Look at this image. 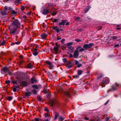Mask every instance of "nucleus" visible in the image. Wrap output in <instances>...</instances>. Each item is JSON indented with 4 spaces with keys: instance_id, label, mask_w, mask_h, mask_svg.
Instances as JSON below:
<instances>
[{
    "instance_id": "38",
    "label": "nucleus",
    "mask_w": 121,
    "mask_h": 121,
    "mask_svg": "<svg viewBox=\"0 0 121 121\" xmlns=\"http://www.w3.org/2000/svg\"><path fill=\"white\" fill-rule=\"evenodd\" d=\"M57 13V12H53V13L52 12L51 13V14L52 15V16H54Z\"/></svg>"
},
{
    "instance_id": "54",
    "label": "nucleus",
    "mask_w": 121,
    "mask_h": 121,
    "mask_svg": "<svg viewBox=\"0 0 121 121\" xmlns=\"http://www.w3.org/2000/svg\"><path fill=\"white\" fill-rule=\"evenodd\" d=\"M12 82L13 84H17V82L16 81H13Z\"/></svg>"
},
{
    "instance_id": "27",
    "label": "nucleus",
    "mask_w": 121,
    "mask_h": 121,
    "mask_svg": "<svg viewBox=\"0 0 121 121\" xmlns=\"http://www.w3.org/2000/svg\"><path fill=\"white\" fill-rule=\"evenodd\" d=\"M21 1V0H16L14 2L15 4H17Z\"/></svg>"
},
{
    "instance_id": "11",
    "label": "nucleus",
    "mask_w": 121,
    "mask_h": 121,
    "mask_svg": "<svg viewBox=\"0 0 121 121\" xmlns=\"http://www.w3.org/2000/svg\"><path fill=\"white\" fill-rule=\"evenodd\" d=\"M16 30V29L15 28L14 29L11 28L10 29V33L11 34H13L15 33Z\"/></svg>"
},
{
    "instance_id": "45",
    "label": "nucleus",
    "mask_w": 121,
    "mask_h": 121,
    "mask_svg": "<svg viewBox=\"0 0 121 121\" xmlns=\"http://www.w3.org/2000/svg\"><path fill=\"white\" fill-rule=\"evenodd\" d=\"M63 61L64 62H66L67 61V59L66 58H64L63 59Z\"/></svg>"
},
{
    "instance_id": "18",
    "label": "nucleus",
    "mask_w": 121,
    "mask_h": 121,
    "mask_svg": "<svg viewBox=\"0 0 121 121\" xmlns=\"http://www.w3.org/2000/svg\"><path fill=\"white\" fill-rule=\"evenodd\" d=\"M83 72V71L80 70H78V74L79 76L81 75L82 73Z\"/></svg>"
},
{
    "instance_id": "44",
    "label": "nucleus",
    "mask_w": 121,
    "mask_h": 121,
    "mask_svg": "<svg viewBox=\"0 0 121 121\" xmlns=\"http://www.w3.org/2000/svg\"><path fill=\"white\" fill-rule=\"evenodd\" d=\"M85 50L84 49V48H81L79 50V51L80 52H82V51H84Z\"/></svg>"
},
{
    "instance_id": "8",
    "label": "nucleus",
    "mask_w": 121,
    "mask_h": 121,
    "mask_svg": "<svg viewBox=\"0 0 121 121\" xmlns=\"http://www.w3.org/2000/svg\"><path fill=\"white\" fill-rule=\"evenodd\" d=\"M35 47L36 48H34L33 50V54L35 56H36L38 54V52L36 51L38 49V46L37 45H36Z\"/></svg>"
},
{
    "instance_id": "31",
    "label": "nucleus",
    "mask_w": 121,
    "mask_h": 121,
    "mask_svg": "<svg viewBox=\"0 0 121 121\" xmlns=\"http://www.w3.org/2000/svg\"><path fill=\"white\" fill-rule=\"evenodd\" d=\"M89 9V7H86L85 8V13H86Z\"/></svg>"
},
{
    "instance_id": "52",
    "label": "nucleus",
    "mask_w": 121,
    "mask_h": 121,
    "mask_svg": "<svg viewBox=\"0 0 121 121\" xmlns=\"http://www.w3.org/2000/svg\"><path fill=\"white\" fill-rule=\"evenodd\" d=\"M79 63V62L77 60H76L75 61V64L76 65H78Z\"/></svg>"
},
{
    "instance_id": "60",
    "label": "nucleus",
    "mask_w": 121,
    "mask_h": 121,
    "mask_svg": "<svg viewBox=\"0 0 121 121\" xmlns=\"http://www.w3.org/2000/svg\"><path fill=\"white\" fill-rule=\"evenodd\" d=\"M119 46V44H116L115 45L114 47H117L118 46Z\"/></svg>"
},
{
    "instance_id": "43",
    "label": "nucleus",
    "mask_w": 121,
    "mask_h": 121,
    "mask_svg": "<svg viewBox=\"0 0 121 121\" xmlns=\"http://www.w3.org/2000/svg\"><path fill=\"white\" fill-rule=\"evenodd\" d=\"M19 43H19L18 42H16L14 43H12L11 44V45H13L15 44H19Z\"/></svg>"
},
{
    "instance_id": "61",
    "label": "nucleus",
    "mask_w": 121,
    "mask_h": 121,
    "mask_svg": "<svg viewBox=\"0 0 121 121\" xmlns=\"http://www.w3.org/2000/svg\"><path fill=\"white\" fill-rule=\"evenodd\" d=\"M19 57L20 58L22 59L23 58V56L22 55H20Z\"/></svg>"
},
{
    "instance_id": "42",
    "label": "nucleus",
    "mask_w": 121,
    "mask_h": 121,
    "mask_svg": "<svg viewBox=\"0 0 121 121\" xmlns=\"http://www.w3.org/2000/svg\"><path fill=\"white\" fill-rule=\"evenodd\" d=\"M58 20L56 18H54V19L53 20V22H58Z\"/></svg>"
},
{
    "instance_id": "33",
    "label": "nucleus",
    "mask_w": 121,
    "mask_h": 121,
    "mask_svg": "<svg viewBox=\"0 0 121 121\" xmlns=\"http://www.w3.org/2000/svg\"><path fill=\"white\" fill-rule=\"evenodd\" d=\"M12 99V96H10L8 97L7 99L9 101L11 100Z\"/></svg>"
},
{
    "instance_id": "4",
    "label": "nucleus",
    "mask_w": 121,
    "mask_h": 121,
    "mask_svg": "<svg viewBox=\"0 0 121 121\" xmlns=\"http://www.w3.org/2000/svg\"><path fill=\"white\" fill-rule=\"evenodd\" d=\"M121 86V84L116 82L115 85L112 87V89L113 90H117Z\"/></svg>"
},
{
    "instance_id": "23",
    "label": "nucleus",
    "mask_w": 121,
    "mask_h": 121,
    "mask_svg": "<svg viewBox=\"0 0 121 121\" xmlns=\"http://www.w3.org/2000/svg\"><path fill=\"white\" fill-rule=\"evenodd\" d=\"M32 65L30 63L28 64L27 65V67L28 68H32Z\"/></svg>"
},
{
    "instance_id": "1",
    "label": "nucleus",
    "mask_w": 121,
    "mask_h": 121,
    "mask_svg": "<svg viewBox=\"0 0 121 121\" xmlns=\"http://www.w3.org/2000/svg\"><path fill=\"white\" fill-rule=\"evenodd\" d=\"M12 23L11 24V27L12 28H20L21 24L19 21L15 19L14 17H13L12 19Z\"/></svg>"
},
{
    "instance_id": "50",
    "label": "nucleus",
    "mask_w": 121,
    "mask_h": 121,
    "mask_svg": "<svg viewBox=\"0 0 121 121\" xmlns=\"http://www.w3.org/2000/svg\"><path fill=\"white\" fill-rule=\"evenodd\" d=\"M82 65V64H78L77 65V67H80Z\"/></svg>"
},
{
    "instance_id": "7",
    "label": "nucleus",
    "mask_w": 121,
    "mask_h": 121,
    "mask_svg": "<svg viewBox=\"0 0 121 121\" xmlns=\"http://www.w3.org/2000/svg\"><path fill=\"white\" fill-rule=\"evenodd\" d=\"M73 66V65L72 64L71 62L68 61L66 65V67L68 68H70L72 67Z\"/></svg>"
},
{
    "instance_id": "37",
    "label": "nucleus",
    "mask_w": 121,
    "mask_h": 121,
    "mask_svg": "<svg viewBox=\"0 0 121 121\" xmlns=\"http://www.w3.org/2000/svg\"><path fill=\"white\" fill-rule=\"evenodd\" d=\"M80 19V17H75V20L76 21H78Z\"/></svg>"
},
{
    "instance_id": "9",
    "label": "nucleus",
    "mask_w": 121,
    "mask_h": 121,
    "mask_svg": "<svg viewBox=\"0 0 121 121\" xmlns=\"http://www.w3.org/2000/svg\"><path fill=\"white\" fill-rule=\"evenodd\" d=\"M78 53V51L77 50H75L73 54V57L75 58H77L78 56L79 55Z\"/></svg>"
},
{
    "instance_id": "6",
    "label": "nucleus",
    "mask_w": 121,
    "mask_h": 121,
    "mask_svg": "<svg viewBox=\"0 0 121 121\" xmlns=\"http://www.w3.org/2000/svg\"><path fill=\"white\" fill-rule=\"evenodd\" d=\"M20 84L22 86L26 87L28 85V83L26 81H22L21 82Z\"/></svg>"
},
{
    "instance_id": "47",
    "label": "nucleus",
    "mask_w": 121,
    "mask_h": 121,
    "mask_svg": "<svg viewBox=\"0 0 121 121\" xmlns=\"http://www.w3.org/2000/svg\"><path fill=\"white\" fill-rule=\"evenodd\" d=\"M81 48V46H79L77 47L76 50H77V51H78V50L80 49V48Z\"/></svg>"
},
{
    "instance_id": "22",
    "label": "nucleus",
    "mask_w": 121,
    "mask_h": 121,
    "mask_svg": "<svg viewBox=\"0 0 121 121\" xmlns=\"http://www.w3.org/2000/svg\"><path fill=\"white\" fill-rule=\"evenodd\" d=\"M32 86L33 88H35L37 89H38V86L36 85H33Z\"/></svg>"
},
{
    "instance_id": "5",
    "label": "nucleus",
    "mask_w": 121,
    "mask_h": 121,
    "mask_svg": "<svg viewBox=\"0 0 121 121\" xmlns=\"http://www.w3.org/2000/svg\"><path fill=\"white\" fill-rule=\"evenodd\" d=\"M46 63L48 65V66L50 69H53V65L52 63L48 61H47L46 62Z\"/></svg>"
},
{
    "instance_id": "39",
    "label": "nucleus",
    "mask_w": 121,
    "mask_h": 121,
    "mask_svg": "<svg viewBox=\"0 0 121 121\" xmlns=\"http://www.w3.org/2000/svg\"><path fill=\"white\" fill-rule=\"evenodd\" d=\"M32 92L34 93L35 94H36L37 93L35 89L32 90Z\"/></svg>"
},
{
    "instance_id": "13",
    "label": "nucleus",
    "mask_w": 121,
    "mask_h": 121,
    "mask_svg": "<svg viewBox=\"0 0 121 121\" xmlns=\"http://www.w3.org/2000/svg\"><path fill=\"white\" fill-rule=\"evenodd\" d=\"M66 20H62L61 22L58 25L59 26H60L61 25L64 26L65 24V23L66 22Z\"/></svg>"
},
{
    "instance_id": "16",
    "label": "nucleus",
    "mask_w": 121,
    "mask_h": 121,
    "mask_svg": "<svg viewBox=\"0 0 121 121\" xmlns=\"http://www.w3.org/2000/svg\"><path fill=\"white\" fill-rule=\"evenodd\" d=\"M59 49V48H58L57 47H54L53 48V50L54 51L56 52L55 53L56 54H57V53L58 52V50Z\"/></svg>"
},
{
    "instance_id": "62",
    "label": "nucleus",
    "mask_w": 121,
    "mask_h": 121,
    "mask_svg": "<svg viewBox=\"0 0 121 121\" xmlns=\"http://www.w3.org/2000/svg\"><path fill=\"white\" fill-rule=\"evenodd\" d=\"M5 9L6 10H7L8 9V8L7 7H4Z\"/></svg>"
},
{
    "instance_id": "49",
    "label": "nucleus",
    "mask_w": 121,
    "mask_h": 121,
    "mask_svg": "<svg viewBox=\"0 0 121 121\" xmlns=\"http://www.w3.org/2000/svg\"><path fill=\"white\" fill-rule=\"evenodd\" d=\"M44 110L45 111L48 112H49V111L48 109V108L46 107H45V108Z\"/></svg>"
},
{
    "instance_id": "10",
    "label": "nucleus",
    "mask_w": 121,
    "mask_h": 121,
    "mask_svg": "<svg viewBox=\"0 0 121 121\" xmlns=\"http://www.w3.org/2000/svg\"><path fill=\"white\" fill-rule=\"evenodd\" d=\"M49 9L48 8L44 9L42 11V13L43 14H47L49 12Z\"/></svg>"
},
{
    "instance_id": "63",
    "label": "nucleus",
    "mask_w": 121,
    "mask_h": 121,
    "mask_svg": "<svg viewBox=\"0 0 121 121\" xmlns=\"http://www.w3.org/2000/svg\"><path fill=\"white\" fill-rule=\"evenodd\" d=\"M69 22H68L66 23V25H69Z\"/></svg>"
},
{
    "instance_id": "21",
    "label": "nucleus",
    "mask_w": 121,
    "mask_h": 121,
    "mask_svg": "<svg viewBox=\"0 0 121 121\" xmlns=\"http://www.w3.org/2000/svg\"><path fill=\"white\" fill-rule=\"evenodd\" d=\"M17 12L15 11L14 10H12L11 11V13L13 15H15L17 14Z\"/></svg>"
},
{
    "instance_id": "17",
    "label": "nucleus",
    "mask_w": 121,
    "mask_h": 121,
    "mask_svg": "<svg viewBox=\"0 0 121 121\" xmlns=\"http://www.w3.org/2000/svg\"><path fill=\"white\" fill-rule=\"evenodd\" d=\"M51 106L52 107L55 104V101L54 100L50 102Z\"/></svg>"
},
{
    "instance_id": "53",
    "label": "nucleus",
    "mask_w": 121,
    "mask_h": 121,
    "mask_svg": "<svg viewBox=\"0 0 121 121\" xmlns=\"http://www.w3.org/2000/svg\"><path fill=\"white\" fill-rule=\"evenodd\" d=\"M6 83L7 84H9L10 83V82L8 80V81H5Z\"/></svg>"
},
{
    "instance_id": "26",
    "label": "nucleus",
    "mask_w": 121,
    "mask_h": 121,
    "mask_svg": "<svg viewBox=\"0 0 121 121\" xmlns=\"http://www.w3.org/2000/svg\"><path fill=\"white\" fill-rule=\"evenodd\" d=\"M50 115L49 114L48 112L47 113H45L44 114V116L46 117H47L49 116H50Z\"/></svg>"
},
{
    "instance_id": "12",
    "label": "nucleus",
    "mask_w": 121,
    "mask_h": 121,
    "mask_svg": "<svg viewBox=\"0 0 121 121\" xmlns=\"http://www.w3.org/2000/svg\"><path fill=\"white\" fill-rule=\"evenodd\" d=\"M2 70L4 73H8V74L9 73V71L8 68H4Z\"/></svg>"
},
{
    "instance_id": "59",
    "label": "nucleus",
    "mask_w": 121,
    "mask_h": 121,
    "mask_svg": "<svg viewBox=\"0 0 121 121\" xmlns=\"http://www.w3.org/2000/svg\"><path fill=\"white\" fill-rule=\"evenodd\" d=\"M4 52H1L0 53V54L1 55H3L4 54Z\"/></svg>"
},
{
    "instance_id": "40",
    "label": "nucleus",
    "mask_w": 121,
    "mask_h": 121,
    "mask_svg": "<svg viewBox=\"0 0 121 121\" xmlns=\"http://www.w3.org/2000/svg\"><path fill=\"white\" fill-rule=\"evenodd\" d=\"M21 10L22 11H23L25 9V7L24 6H21Z\"/></svg>"
},
{
    "instance_id": "32",
    "label": "nucleus",
    "mask_w": 121,
    "mask_h": 121,
    "mask_svg": "<svg viewBox=\"0 0 121 121\" xmlns=\"http://www.w3.org/2000/svg\"><path fill=\"white\" fill-rule=\"evenodd\" d=\"M65 95L69 97L70 94L69 93L68 91L66 92L65 93Z\"/></svg>"
},
{
    "instance_id": "35",
    "label": "nucleus",
    "mask_w": 121,
    "mask_h": 121,
    "mask_svg": "<svg viewBox=\"0 0 121 121\" xmlns=\"http://www.w3.org/2000/svg\"><path fill=\"white\" fill-rule=\"evenodd\" d=\"M73 43L72 42L69 43H67L66 44V45L67 46H70V45H72L73 44Z\"/></svg>"
},
{
    "instance_id": "25",
    "label": "nucleus",
    "mask_w": 121,
    "mask_h": 121,
    "mask_svg": "<svg viewBox=\"0 0 121 121\" xmlns=\"http://www.w3.org/2000/svg\"><path fill=\"white\" fill-rule=\"evenodd\" d=\"M65 119V118L63 117H60L59 119V120L60 121H62Z\"/></svg>"
},
{
    "instance_id": "24",
    "label": "nucleus",
    "mask_w": 121,
    "mask_h": 121,
    "mask_svg": "<svg viewBox=\"0 0 121 121\" xmlns=\"http://www.w3.org/2000/svg\"><path fill=\"white\" fill-rule=\"evenodd\" d=\"M31 93L30 92H28L26 93L25 94V96H28L30 95Z\"/></svg>"
},
{
    "instance_id": "29",
    "label": "nucleus",
    "mask_w": 121,
    "mask_h": 121,
    "mask_svg": "<svg viewBox=\"0 0 121 121\" xmlns=\"http://www.w3.org/2000/svg\"><path fill=\"white\" fill-rule=\"evenodd\" d=\"M118 38V37L117 36H112L111 38L112 40H114L115 39H116Z\"/></svg>"
},
{
    "instance_id": "64",
    "label": "nucleus",
    "mask_w": 121,
    "mask_h": 121,
    "mask_svg": "<svg viewBox=\"0 0 121 121\" xmlns=\"http://www.w3.org/2000/svg\"><path fill=\"white\" fill-rule=\"evenodd\" d=\"M85 120H88V118L87 117H86L85 118Z\"/></svg>"
},
{
    "instance_id": "19",
    "label": "nucleus",
    "mask_w": 121,
    "mask_h": 121,
    "mask_svg": "<svg viewBox=\"0 0 121 121\" xmlns=\"http://www.w3.org/2000/svg\"><path fill=\"white\" fill-rule=\"evenodd\" d=\"M0 14L2 16H4L6 14V13L4 11H2L0 12Z\"/></svg>"
},
{
    "instance_id": "36",
    "label": "nucleus",
    "mask_w": 121,
    "mask_h": 121,
    "mask_svg": "<svg viewBox=\"0 0 121 121\" xmlns=\"http://www.w3.org/2000/svg\"><path fill=\"white\" fill-rule=\"evenodd\" d=\"M75 41L77 42H79L81 41V39H76L75 40Z\"/></svg>"
},
{
    "instance_id": "55",
    "label": "nucleus",
    "mask_w": 121,
    "mask_h": 121,
    "mask_svg": "<svg viewBox=\"0 0 121 121\" xmlns=\"http://www.w3.org/2000/svg\"><path fill=\"white\" fill-rule=\"evenodd\" d=\"M109 100H108L107 102L104 104V105H106L109 102Z\"/></svg>"
},
{
    "instance_id": "48",
    "label": "nucleus",
    "mask_w": 121,
    "mask_h": 121,
    "mask_svg": "<svg viewBox=\"0 0 121 121\" xmlns=\"http://www.w3.org/2000/svg\"><path fill=\"white\" fill-rule=\"evenodd\" d=\"M73 78H77L78 77V75H76L75 76H73Z\"/></svg>"
},
{
    "instance_id": "14",
    "label": "nucleus",
    "mask_w": 121,
    "mask_h": 121,
    "mask_svg": "<svg viewBox=\"0 0 121 121\" xmlns=\"http://www.w3.org/2000/svg\"><path fill=\"white\" fill-rule=\"evenodd\" d=\"M57 26H55L52 28V29L55 30L56 32L59 33L60 32V30L59 29L57 28Z\"/></svg>"
},
{
    "instance_id": "41",
    "label": "nucleus",
    "mask_w": 121,
    "mask_h": 121,
    "mask_svg": "<svg viewBox=\"0 0 121 121\" xmlns=\"http://www.w3.org/2000/svg\"><path fill=\"white\" fill-rule=\"evenodd\" d=\"M55 45L56 46V47H57L58 48H59L60 46L57 43H55Z\"/></svg>"
},
{
    "instance_id": "58",
    "label": "nucleus",
    "mask_w": 121,
    "mask_h": 121,
    "mask_svg": "<svg viewBox=\"0 0 121 121\" xmlns=\"http://www.w3.org/2000/svg\"><path fill=\"white\" fill-rule=\"evenodd\" d=\"M65 41V39H62L61 41V42L62 43H63L64 41Z\"/></svg>"
},
{
    "instance_id": "28",
    "label": "nucleus",
    "mask_w": 121,
    "mask_h": 121,
    "mask_svg": "<svg viewBox=\"0 0 121 121\" xmlns=\"http://www.w3.org/2000/svg\"><path fill=\"white\" fill-rule=\"evenodd\" d=\"M31 81V82L32 83H34V82L35 81V78H31L30 79Z\"/></svg>"
},
{
    "instance_id": "2",
    "label": "nucleus",
    "mask_w": 121,
    "mask_h": 121,
    "mask_svg": "<svg viewBox=\"0 0 121 121\" xmlns=\"http://www.w3.org/2000/svg\"><path fill=\"white\" fill-rule=\"evenodd\" d=\"M109 82V80L107 77H105L102 80L101 83L100 84L102 87L105 86V84H108Z\"/></svg>"
},
{
    "instance_id": "57",
    "label": "nucleus",
    "mask_w": 121,
    "mask_h": 121,
    "mask_svg": "<svg viewBox=\"0 0 121 121\" xmlns=\"http://www.w3.org/2000/svg\"><path fill=\"white\" fill-rule=\"evenodd\" d=\"M61 39V38H60L59 37H57V38L56 39H57V40H60V39Z\"/></svg>"
},
{
    "instance_id": "34",
    "label": "nucleus",
    "mask_w": 121,
    "mask_h": 121,
    "mask_svg": "<svg viewBox=\"0 0 121 121\" xmlns=\"http://www.w3.org/2000/svg\"><path fill=\"white\" fill-rule=\"evenodd\" d=\"M39 118H35L34 120H32V121H39Z\"/></svg>"
},
{
    "instance_id": "56",
    "label": "nucleus",
    "mask_w": 121,
    "mask_h": 121,
    "mask_svg": "<svg viewBox=\"0 0 121 121\" xmlns=\"http://www.w3.org/2000/svg\"><path fill=\"white\" fill-rule=\"evenodd\" d=\"M102 27L100 26V27H99V28H98L97 29V30H101L102 29Z\"/></svg>"
},
{
    "instance_id": "30",
    "label": "nucleus",
    "mask_w": 121,
    "mask_h": 121,
    "mask_svg": "<svg viewBox=\"0 0 121 121\" xmlns=\"http://www.w3.org/2000/svg\"><path fill=\"white\" fill-rule=\"evenodd\" d=\"M5 43V41L3 40L2 42L0 44L1 45L4 46Z\"/></svg>"
},
{
    "instance_id": "15",
    "label": "nucleus",
    "mask_w": 121,
    "mask_h": 121,
    "mask_svg": "<svg viewBox=\"0 0 121 121\" xmlns=\"http://www.w3.org/2000/svg\"><path fill=\"white\" fill-rule=\"evenodd\" d=\"M47 36V35L45 33L42 34L41 35V37L42 39H45Z\"/></svg>"
},
{
    "instance_id": "3",
    "label": "nucleus",
    "mask_w": 121,
    "mask_h": 121,
    "mask_svg": "<svg viewBox=\"0 0 121 121\" xmlns=\"http://www.w3.org/2000/svg\"><path fill=\"white\" fill-rule=\"evenodd\" d=\"M94 44L91 43L89 44H84L83 46V48L85 50H87L88 49L91 48L92 46H93Z\"/></svg>"
},
{
    "instance_id": "20",
    "label": "nucleus",
    "mask_w": 121,
    "mask_h": 121,
    "mask_svg": "<svg viewBox=\"0 0 121 121\" xmlns=\"http://www.w3.org/2000/svg\"><path fill=\"white\" fill-rule=\"evenodd\" d=\"M55 117H54V119L55 120L56 119L59 115V114L57 113H55Z\"/></svg>"
},
{
    "instance_id": "51",
    "label": "nucleus",
    "mask_w": 121,
    "mask_h": 121,
    "mask_svg": "<svg viewBox=\"0 0 121 121\" xmlns=\"http://www.w3.org/2000/svg\"><path fill=\"white\" fill-rule=\"evenodd\" d=\"M38 99L40 101L41 100V98L40 96H39L38 97Z\"/></svg>"
},
{
    "instance_id": "46",
    "label": "nucleus",
    "mask_w": 121,
    "mask_h": 121,
    "mask_svg": "<svg viewBox=\"0 0 121 121\" xmlns=\"http://www.w3.org/2000/svg\"><path fill=\"white\" fill-rule=\"evenodd\" d=\"M13 90L14 92H16L17 91V89L16 87H14L13 88Z\"/></svg>"
}]
</instances>
